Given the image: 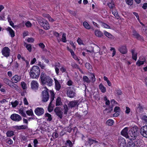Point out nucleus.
<instances>
[{"label":"nucleus","instance_id":"63","mask_svg":"<svg viewBox=\"0 0 147 147\" xmlns=\"http://www.w3.org/2000/svg\"><path fill=\"white\" fill-rule=\"evenodd\" d=\"M77 41L79 45H81L83 44V42L82 40L80 38H78Z\"/></svg>","mask_w":147,"mask_h":147},{"label":"nucleus","instance_id":"43","mask_svg":"<svg viewBox=\"0 0 147 147\" xmlns=\"http://www.w3.org/2000/svg\"><path fill=\"white\" fill-rule=\"evenodd\" d=\"M60 64L59 63H58V64L56 65H55V71L56 73V74H58L59 73V69L57 67H59V66Z\"/></svg>","mask_w":147,"mask_h":147},{"label":"nucleus","instance_id":"17","mask_svg":"<svg viewBox=\"0 0 147 147\" xmlns=\"http://www.w3.org/2000/svg\"><path fill=\"white\" fill-rule=\"evenodd\" d=\"M119 50L123 54H125L127 53V50L125 46H121L119 48Z\"/></svg>","mask_w":147,"mask_h":147},{"label":"nucleus","instance_id":"49","mask_svg":"<svg viewBox=\"0 0 147 147\" xmlns=\"http://www.w3.org/2000/svg\"><path fill=\"white\" fill-rule=\"evenodd\" d=\"M0 102L3 105L8 103V102L6 99H3L1 100H0Z\"/></svg>","mask_w":147,"mask_h":147},{"label":"nucleus","instance_id":"9","mask_svg":"<svg viewBox=\"0 0 147 147\" xmlns=\"http://www.w3.org/2000/svg\"><path fill=\"white\" fill-rule=\"evenodd\" d=\"M10 50L7 47L3 48L2 51V55L5 57H8L10 55Z\"/></svg>","mask_w":147,"mask_h":147},{"label":"nucleus","instance_id":"52","mask_svg":"<svg viewBox=\"0 0 147 147\" xmlns=\"http://www.w3.org/2000/svg\"><path fill=\"white\" fill-rule=\"evenodd\" d=\"M32 25L31 24L29 21L27 22L25 24L26 26L27 27H30Z\"/></svg>","mask_w":147,"mask_h":147},{"label":"nucleus","instance_id":"60","mask_svg":"<svg viewBox=\"0 0 147 147\" xmlns=\"http://www.w3.org/2000/svg\"><path fill=\"white\" fill-rule=\"evenodd\" d=\"M60 70L61 71L62 73L64 72H67L66 68L63 67H61V68L60 69Z\"/></svg>","mask_w":147,"mask_h":147},{"label":"nucleus","instance_id":"61","mask_svg":"<svg viewBox=\"0 0 147 147\" xmlns=\"http://www.w3.org/2000/svg\"><path fill=\"white\" fill-rule=\"evenodd\" d=\"M34 41V39L32 38H29L27 39V41L29 42H33Z\"/></svg>","mask_w":147,"mask_h":147},{"label":"nucleus","instance_id":"48","mask_svg":"<svg viewBox=\"0 0 147 147\" xmlns=\"http://www.w3.org/2000/svg\"><path fill=\"white\" fill-rule=\"evenodd\" d=\"M141 119L145 122H147V116L145 115H143L141 117Z\"/></svg>","mask_w":147,"mask_h":147},{"label":"nucleus","instance_id":"13","mask_svg":"<svg viewBox=\"0 0 147 147\" xmlns=\"http://www.w3.org/2000/svg\"><path fill=\"white\" fill-rule=\"evenodd\" d=\"M79 101L78 100L70 101L68 104V106L69 107L71 108L75 107L76 106H78L79 104Z\"/></svg>","mask_w":147,"mask_h":147},{"label":"nucleus","instance_id":"59","mask_svg":"<svg viewBox=\"0 0 147 147\" xmlns=\"http://www.w3.org/2000/svg\"><path fill=\"white\" fill-rule=\"evenodd\" d=\"M140 60L142 61H143L144 62H145L146 59L143 56H141L140 57Z\"/></svg>","mask_w":147,"mask_h":147},{"label":"nucleus","instance_id":"51","mask_svg":"<svg viewBox=\"0 0 147 147\" xmlns=\"http://www.w3.org/2000/svg\"><path fill=\"white\" fill-rule=\"evenodd\" d=\"M110 51H113V53H112V57H113L116 54V51L114 48L112 47L110 49Z\"/></svg>","mask_w":147,"mask_h":147},{"label":"nucleus","instance_id":"50","mask_svg":"<svg viewBox=\"0 0 147 147\" xmlns=\"http://www.w3.org/2000/svg\"><path fill=\"white\" fill-rule=\"evenodd\" d=\"M108 5L110 8H113L114 6V4L113 2L109 3L108 4Z\"/></svg>","mask_w":147,"mask_h":147},{"label":"nucleus","instance_id":"58","mask_svg":"<svg viewBox=\"0 0 147 147\" xmlns=\"http://www.w3.org/2000/svg\"><path fill=\"white\" fill-rule=\"evenodd\" d=\"M113 110V108L111 107V108H109V109H106L105 110V111H107V113H110L111 111H112Z\"/></svg>","mask_w":147,"mask_h":147},{"label":"nucleus","instance_id":"20","mask_svg":"<svg viewBox=\"0 0 147 147\" xmlns=\"http://www.w3.org/2000/svg\"><path fill=\"white\" fill-rule=\"evenodd\" d=\"M131 52L132 54V58L136 61L137 59V53L135 52V51L134 49H132Z\"/></svg>","mask_w":147,"mask_h":147},{"label":"nucleus","instance_id":"8","mask_svg":"<svg viewBox=\"0 0 147 147\" xmlns=\"http://www.w3.org/2000/svg\"><path fill=\"white\" fill-rule=\"evenodd\" d=\"M54 111L60 119H61L62 118L63 113L62 112L60 107H57L55 109Z\"/></svg>","mask_w":147,"mask_h":147},{"label":"nucleus","instance_id":"36","mask_svg":"<svg viewBox=\"0 0 147 147\" xmlns=\"http://www.w3.org/2000/svg\"><path fill=\"white\" fill-rule=\"evenodd\" d=\"M86 67L88 69H92V66L89 63H86L85 64Z\"/></svg>","mask_w":147,"mask_h":147},{"label":"nucleus","instance_id":"29","mask_svg":"<svg viewBox=\"0 0 147 147\" xmlns=\"http://www.w3.org/2000/svg\"><path fill=\"white\" fill-rule=\"evenodd\" d=\"M4 82L6 84L9 86L10 84V83H13V82L10 81V80H9L7 78H4L3 79Z\"/></svg>","mask_w":147,"mask_h":147},{"label":"nucleus","instance_id":"40","mask_svg":"<svg viewBox=\"0 0 147 147\" xmlns=\"http://www.w3.org/2000/svg\"><path fill=\"white\" fill-rule=\"evenodd\" d=\"M19 113L20 114H21L22 116L24 117H26V113L24 112L23 110L21 109H20L19 110Z\"/></svg>","mask_w":147,"mask_h":147},{"label":"nucleus","instance_id":"56","mask_svg":"<svg viewBox=\"0 0 147 147\" xmlns=\"http://www.w3.org/2000/svg\"><path fill=\"white\" fill-rule=\"evenodd\" d=\"M94 140L92 139L89 138L88 140V143L91 145L94 143Z\"/></svg>","mask_w":147,"mask_h":147},{"label":"nucleus","instance_id":"23","mask_svg":"<svg viewBox=\"0 0 147 147\" xmlns=\"http://www.w3.org/2000/svg\"><path fill=\"white\" fill-rule=\"evenodd\" d=\"M61 99L59 97H58L56 101V106H59L62 104Z\"/></svg>","mask_w":147,"mask_h":147},{"label":"nucleus","instance_id":"18","mask_svg":"<svg viewBox=\"0 0 147 147\" xmlns=\"http://www.w3.org/2000/svg\"><path fill=\"white\" fill-rule=\"evenodd\" d=\"M128 128L126 127L123 129L121 132V134L126 138H127L128 135Z\"/></svg>","mask_w":147,"mask_h":147},{"label":"nucleus","instance_id":"3","mask_svg":"<svg viewBox=\"0 0 147 147\" xmlns=\"http://www.w3.org/2000/svg\"><path fill=\"white\" fill-rule=\"evenodd\" d=\"M40 72L39 68L37 66H34L32 68L30 73L31 78H36L39 77Z\"/></svg>","mask_w":147,"mask_h":147},{"label":"nucleus","instance_id":"25","mask_svg":"<svg viewBox=\"0 0 147 147\" xmlns=\"http://www.w3.org/2000/svg\"><path fill=\"white\" fill-rule=\"evenodd\" d=\"M66 146H68V147H72L73 144L72 142L69 140H67L66 143H65Z\"/></svg>","mask_w":147,"mask_h":147},{"label":"nucleus","instance_id":"57","mask_svg":"<svg viewBox=\"0 0 147 147\" xmlns=\"http://www.w3.org/2000/svg\"><path fill=\"white\" fill-rule=\"evenodd\" d=\"M116 92L118 95H120L122 94L121 90L120 89H117L116 90Z\"/></svg>","mask_w":147,"mask_h":147},{"label":"nucleus","instance_id":"38","mask_svg":"<svg viewBox=\"0 0 147 147\" xmlns=\"http://www.w3.org/2000/svg\"><path fill=\"white\" fill-rule=\"evenodd\" d=\"M143 61H142L140 60H138L136 63V64L138 66H140L141 65H142L144 63Z\"/></svg>","mask_w":147,"mask_h":147},{"label":"nucleus","instance_id":"31","mask_svg":"<svg viewBox=\"0 0 147 147\" xmlns=\"http://www.w3.org/2000/svg\"><path fill=\"white\" fill-rule=\"evenodd\" d=\"M104 33L105 35L108 38H113V36L111 34L107 31H104Z\"/></svg>","mask_w":147,"mask_h":147},{"label":"nucleus","instance_id":"39","mask_svg":"<svg viewBox=\"0 0 147 147\" xmlns=\"http://www.w3.org/2000/svg\"><path fill=\"white\" fill-rule=\"evenodd\" d=\"M26 113L28 115H31V116L34 115L33 111L31 109H30L29 111H26Z\"/></svg>","mask_w":147,"mask_h":147},{"label":"nucleus","instance_id":"44","mask_svg":"<svg viewBox=\"0 0 147 147\" xmlns=\"http://www.w3.org/2000/svg\"><path fill=\"white\" fill-rule=\"evenodd\" d=\"M18 102L17 100H16L14 102H11V104L12 107H16L18 104Z\"/></svg>","mask_w":147,"mask_h":147},{"label":"nucleus","instance_id":"12","mask_svg":"<svg viewBox=\"0 0 147 147\" xmlns=\"http://www.w3.org/2000/svg\"><path fill=\"white\" fill-rule=\"evenodd\" d=\"M34 112L36 115L38 116H40L44 113V111L42 108L37 107L35 109Z\"/></svg>","mask_w":147,"mask_h":147},{"label":"nucleus","instance_id":"15","mask_svg":"<svg viewBox=\"0 0 147 147\" xmlns=\"http://www.w3.org/2000/svg\"><path fill=\"white\" fill-rule=\"evenodd\" d=\"M21 79V77L20 76L16 75L12 78L11 80L13 82L17 83L20 81Z\"/></svg>","mask_w":147,"mask_h":147},{"label":"nucleus","instance_id":"26","mask_svg":"<svg viewBox=\"0 0 147 147\" xmlns=\"http://www.w3.org/2000/svg\"><path fill=\"white\" fill-rule=\"evenodd\" d=\"M95 35L98 37H100L102 36V32L98 30H95Z\"/></svg>","mask_w":147,"mask_h":147},{"label":"nucleus","instance_id":"45","mask_svg":"<svg viewBox=\"0 0 147 147\" xmlns=\"http://www.w3.org/2000/svg\"><path fill=\"white\" fill-rule=\"evenodd\" d=\"M13 84L11 85L10 84L9 86L13 88V89H15L17 90L18 89V87L17 85L16 84H13Z\"/></svg>","mask_w":147,"mask_h":147},{"label":"nucleus","instance_id":"24","mask_svg":"<svg viewBox=\"0 0 147 147\" xmlns=\"http://www.w3.org/2000/svg\"><path fill=\"white\" fill-rule=\"evenodd\" d=\"M136 146L135 143L132 141L131 140L128 142L127 147H136Z\"/></svg>","mask_w":147,"mask_h":147},{"label":"nucleus","instance_id":"42","mask_svg":"<svg viewBox=\"0 0 147 147\" xmlns=\"http://www.w3.org/2000/svg\"><path fill=\"white\" fill-rule=\"evenodd\" d=\"M125 2L128 5H131L133 3V0H125Z\"/></svg>","mask_w":147,"mask_h":147},{"label":"nucleus","instance_id":"34","mask_svg":"<svg viewBox=\"0 0 147 147\" xmlns=\"http://www.w3.org/2000/svg\"><path fill=\"white\" fill-rule=\"evenodd\" d=\"M114 123L112 119L108 120L106 122L107 124L109 126H111L113 125Z\"/></svg>","mask_w":147,"mask_h":147},{"label":"nucleus","instance_id":"54","mask_svg":"<svg viewBox=\"0 0 147 147\" xmlns=\"http://www.w3.org/2000/svg\"><path fill=\"white\" fill-rule=\"evenodd\" d=\"M102 26L103 27L106 28H110V26L109 25L104 23H103L102 24Z\"/></svg>","mask_w":147,"mask_h":147},{"label":"nucleus","instance_id":"14","mask_svg":"<svg viewBox=\"0 0 147 147\" xmlns=\"http://www.w3.org/2000/svg\"><path fill=\"white\" fill-rule=\"evenodd\" d=\"M31 87L33 90H36L38 87V84L36 81H32L31 82Z\"/></svg>","mask_w":147,"mask_h":147},{"label":"nucleus","instance_id":"16","mask_svg":"<svg viewBox=\"0 0 147 147\" xmlns=\"http://www.w3.org/2000/svg\"><path fill=\"white\" fill-rule=\"evenodd\" d=\"M133 35L137 39L141 41L143 40V37L140 35L136 31L134 30L133 31Z\"/></svg>","mask_w":147,"mask_h":147},{"label":"nucleus","instance_id":"4","mask_svg":"<svg viewBox=\"0 0 147 147\" xmlns=\"http://www.w3.org/2000/svg\"><path fill=\"white\" fill-rule=\"evenodd\" d=\"M42 101L44 102H47L49 98V95L48 92V89L46 88L42 91Z\"/></svg>","mask_w":147,"mask_h":147},{"label":"nucleus","instance_id":"19","mask_svg":"<svg viewBox=\"0 0 147 147\" xmlns=\"http://www.w3.org/2000/svg\"><path fill=\"white\" fill-rule=\"evenodd\" d=\"M75 94V92L71 90H68L67 93L68 96L70 98L74 97Z\"/></svg>","mask_w":147,"mask_h":147},{"label":"nucleus","instance_id":"21","mask_svg":"<svg viewBox=\"0 0 147 147\" xmlns=\"http://www.w3.org/2000/svg\"><path fill=\"white\" fill-rule=\"evenodd\" d=\"M55 88L56 90H59L61 88V85L59 82L56 79H55Z\"/></svg>","mask_w":147,"mask_h":147},{"label":"nucleus","instance_id":"47","mask_svg":"<svg viewBox=\"0 0 147 147\" xmlns=\"http://www.w3.org/2000/svg\"><path fill=\"white\" fill-rule=\"evenodd\" d=\"M71 66L73 68H77L78 69H80V68L79 66L77 64L75 63H71Z\"/></svg>","mask_w":147,"mask_h":147},{"label":"nucleus","instance_id":"35","mask_svg":"<svg viewBox=\"0 0 147 147\" xmlns=\"http://www.w3.org/2000/svg\"><path fill=\"white\" fill-rule=\"evenodd\" d=\"M83 25L85 28L87 29L90 28V26L86 22H84L83 23Z\"/></svg>","mask_w":147,"mask_h":147},{"label":"nucleus","instance_id":"64","mask_svg":"<svg viewBox=\"0 0 147 147\" xmlns=\"http://www.w3.org/2000/svg\"><path fill=\"white\" fill-rule=\"evenodd\" d=\"M53 136L54 138H57L58 136V134L57 133L55 132L53 134Z\"/></svg>","mask_w":147,"mask_h":147},{"label":"nucleus","instance_id":"46","mask_svg":"<svg viewBox=\"0 0 147 147\" xmlns=\"http://www.w3.org/2000/svg\"><path fill=\"white\" fill-rule=\"evenodd\" d=\"M62 40L63 42H66L65 34L63 33V34Z\"/></svg>","mask_w":147,"mask_h":147},{"label":"nucleus","instance_id":"10","mask_svg":"<svg viewBox=\"0 0 147 147\" xmlns=\"http://www.w3.org/2000/svg\"><path fill=\"white\" fill-rule=\"evenodd\" d=\"M10 118L12 120L16 121H19L22 119L20 115L16 114H12Z\"/></svg>","mask_w":147,"mask_h":147},{"label":"nucleus","instance_id":"11","mask_svg":"<svg viewBox=\"0 0 147 147\" xmlns=\"http://www.w3.org/2000/svg\"><path fill=\"white\" fill-rule=\"evenodd\" d=\"M140 131L141 135L143 137L147 138V125L142 127Z\"/></svg>","mask_w":147,"mask_h":147},{"label":"nucleus","instance_id":"28","mask_svg":"<svg viewBox=\"0 0 147 147\" xmlns=\"http://www.w3.org/2000/svg\"><path fill=\"white\" fill-rule=\"evenodd\" d=\"M99 88L102 92H105L106 91V88L101 83L99 85Z\"/></svg>","mask_w":147,"mask_h":147},{"label":"nucleus","instance_id":"5","mask_svg":"<svg viewBox=\"0 0 147 147\" xmlns=\"http://www.w3.org/2000/svg\"><path fill=\"white\" fill-rule=\"evenodd\" d=\"M50 92L51 94L50 99L51 101L49 103L48 107V110L49 112H51L53 110V107L52 106V102L54 100L55 95L53 91H50Z\"/></svg>","mask_w":147,"mask_h":147},{"label":"nucleus","instance_id":"2","mask_svg":"<svg viewBox=\"0 0 147 147\" xmlns=\"http://www.w3.org/2000/svg\"><path fill=\"white\" fill-rule=\"evenodd\" d=\"M138 133V129L137 127H134L129 130L127 138L130 140H134L136 138Z\"/></svg>","mask_w":147,"mask_h":147},{"label":"nucleus","instance_id":"6","mask_svg":"<svg viewBox=\"0 0 147 147\" xmlns=\"http://www.w3.org/2000/svg\"><path fill=\"white\" fill-rule=\"evenodd\" d=\"M39 24L45 30H48L50 28L48 22L44 19H42L39 21Z\"/></svg>","mask_w":147,"mask_h":147},{"label":"nucleus","instance_id":"32","mask_svg":"<svg viewBox=\"0 0 147 147\" xmlns=\"http://www.w3.org/2000/svg\"><path fill=\"white\" fill-rule=\"evenodd\" d=\"M26 45V47L27 50L31 52L32 51V46L30 44H27L26 43H25L24 45Z\"/></svg>","mask_w":147,"mask_h":147},{"label":"nucleus","instance_id":"1","mask_svg":"<svg viewBox=\"0 0 147 147\" xmlns=\"http://www.w3.org/2000/svg\"><path fill=\"white\" fill-rule=\"evenodd\" d=\"M40 78L42 84H47L49 86L52 85L53 80L49 76L45 74L44 73H42Z\"/></svg>","mask_w":147,"mask_h":147},{"label":"nucleus","instance_id":"62","mask_svg":"<svg viewBox=\"0 0 147 147\" xmlns=\"http://www.w3.org/2000/svg\"><path fill=\"white\" fill-rule=\"evenodd\" d=\"M91 79L92 82H94L95 81V78L93 74H92L91 76Z\"/></svg>","mask_w":147,"mask_h":147},{"label":"nucleus","instance_id":"22","mask_svg":"<svg viewBox=\"0 0 147 147\" xmlns=\"http://www.w3.org/2000/svg\"><path fill=\"white\" fill-rule=\"evenodd\" d=\"M7 30L9 32V33L12 37L15 36V33L13 30L10 27H8L7 28Z\"/></svg>","mask_w":147,"mask_h":147},{"label":"nucleus","instance_id":"37","mask_svg":"<svg viewBox=\"0 0 147 147\" xmlns=\"http://www.w3.org/2000/svg\"><path fill=\"white\" fill-rule=\"evenodd\" d=\"M83 80L84 82H86L87 83H89L90 82V81L89 80L88 78L86 76H83Z\"/></svg>","mask_w":147,"mask_h":147},{"label":"nucleus","instance_id":"30","mask_svg":"<svg viewBox=\"0 0 147 147\" xmlns=\"http://www.w3.org/2000/svg\"><path fill=\"white\" fill-rule=\"evenodd\" d=\"M63 112L65 114H67L68 111V107L67 105H65L63 106Z\"/></svg>","mask_w":147,"mask_h":147},{"label":"nucleus","instance_id":"53","mask_svg":"<svg viewBox=\"0 0 147 147\" xmlns=\"http://www.w3.org/2000/svg\"><path fill=\"white\" fill-rule=\"evenodd\" d=\"M38 65L41 67L42 69H44L45 68V65L42 63L40 62H39Z\"/></svg>","mask_w":147,"mask_h":147},{"label":"nucleus","instance_id":"55","mask_svg":"<svg viewBox=\"0 0 147 147\" xmlns=\"http://www.w3.org/2000/svg\"><path fill=\"white\" fill-rule=\"evenodd\" d=\"M138 109L139 110V111L141 112L143 111V108L141 106L140 104H139L138 105Z\"/></svg>","mask_w":147,"mask_h":147},{"label":"nucleus","instance_id":"33","mask_svg":"<svg viewBox=\"0 0 147 147\" xmlns=\"http://www.w3.org/2000/svg\"><path fill=\"white\" fill-rule=\"evenodd\" d=\"M7 136V137H11L14 135V132L13 131H8L6 133Z\"/></svg>","mask_w":147,"mask_h":147},{"label":"nucleus","instance_id":"7","mask_svg":"<svg viewBox=\"0 0 147 147\" xmlns=\"http://www.w3.org/2000/svg\"><path fill=\"white\" fill-rule=\"evenodd\" d=\"M118 143L120 147H126V141L125 139L122 137H119L118 139Z\"/></svg>","mask_w":147,"mask_h":147},{"label":"nucleus","instance_id":"27","mask_svg":"<svg viewBox=\"0 0 147 147\" xmlns=\"http://www.w3.org/2000/svg\"><path fill=\"white\" fill-rule=\"evenodd\" d=\"M45 117H47V121H50L52 120V118L51 115L50 114L48 113H47L45 114Z\"/></svg>","mask_w":147,"mask_h":147},{"label":"nucleus","instance_id":"41","mask_svg":"<svg viewBox=\"0 0 147 147\" xmlns=\"http://www.w3.org/2000/svg\"><path fill=\"white\" fill-rule=\"evenodd\" d=\"M21 86L23 89H26L27 88V85L24 82H21Z\"/></svg>","mask_w":147,"mask_h":147}]
</instances>
